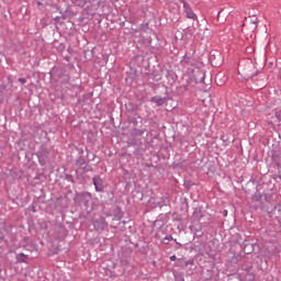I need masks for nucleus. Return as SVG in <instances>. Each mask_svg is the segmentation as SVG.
<instances>
[{"label": "nucleus", "instance_id": "obj_1", "mask_svg": "<svg viewBox=\"0 0 281 281\" xmlns=\"http://www.w3.org/2000/svg\"><path fill=\"white\" fill-rule=\"evenodd\" d=\"M180 65L183 69H188V71L199 69V61L196 58H194V56H189L188 54L182 57Z\"/></svg>", "mask_w": 281, "mask_h": 281}, {"label": "nucleus", "instance_id": "obj_2", "mask_svg": "<svg viewBox=\"0 0 281 281\" xmlns=\"http://www.w3.org/2000/svg\"><path fill=\"white\" fill-rule=\"evenodd\" d=\"M38 164L41 166H47V161H49V149H47V145L43 144L40 146L37 153Z\"/></svg>", "mask_w": 281, "mask_h": 281}, {"label": "nucleus", "instance_id": "obj_3", "mask_svg": "<svg viewBox=\"0 0 281 281\" xmlns=\"http://www.w3.org/2000/svg\"><path fill=\"white\" fill-rule=\"evenodd\" d=\"M75 166L78 170H81L83 173L87 172H93V167L89 165V160H87L85 157L79 156L75 160Z\"/></svg>", "mask_w": 281, "mask_h": 281}, {"label": "nucleus", "instance_id": "obj_4", "mask_svg": "<svg viewBox=\"0 0 281 281\" xmlns=\"http://www.w3.org/2000/svg\"><path fill=\"white\" fill-rule=\"evenodd\" d=\"M93 228L98 232V234H102V232H106L109 229V223L104 217H99L92 221Z\"/></svg>", "mask_w": 281, "mask_h": 281}, {"label": "nucleus", "instance_id": "obj_5", "mask_svg": "<svg viewBox=\"0 0 281 281\" xmlns=\"http://www.w3.org/2000/svg\"><path fill=\"white\" fill-rule=\"evenodd\" d=\"M268 216L270 218H274L281 229V204L274 205V207L270 212H268Z\"/></svg>", "mask_w": 281, "mask_h": 281}, {"label": "nucleus", "instance_id": "obj_6", "mask_svg": "<svg viewBox=\"0 0 281 281\" xmlns=\"http://www.w3.org/2000/svg\"><path fill=\"white\" fill-rule=\"evenodd\" d=\"M180 1L181 3H183L187 19H192V21H196L198 19L196 13H194L192 8L190 7V3L186 2V0H180Z\"/></svg>", "mask_w": 281, "mask_h": 281}, {"label": "nucleus", "instance_id": "obj_7", "mask_svg": "<svg viewBox=\"0 0 281 281\" xmlns=\"http://www.w3.org/2000/svg\"><path fill=\"white\" fill-rule=\"evenodd\" d=\"M92 183L95 188V192H104V180L100 176H94L92 178Z\"/></svg>", "mask_w": 281, "mask_h": 281}, {"label": "nucleus", "instance_id": "obj_8", "mask_svg": "<svg viewBox=\"0 0 281 281\" xmlns=\"http://www.w3.org/2000/svg\"><path fill=\"white\" fill-rule=\"evenodd\" d=\"M80 203L85 205L86 207L89 205V201H91L92 195L89 192H83L79 194Z\"/></svg>", "mask_w": 281, "mask_h": 281}, {"label": "nucleus", "instance_id": "obj_9", "mask_svg": "<svg viewBox=\"0 0 281 281\" xmlns=\"http://www.w3.org/2000/svg\"><path fill=\"white\" fill-rule=\"evenodd\" d=\"M150 102H154L155 104H157V106H164V104H166V102H168L167 97H151L150 98Z\"/></svg>", "mask_w": 281, "mask_h": 281}, {"label": "nucleus", "instance_id": "obj_10", "mask_svg": "<svg viewBox=\"0 0 281 281\" xmlns=\"http://www.w3.org/2000/svg\"><path fill=\"white\" fill-rule=\"evenodd\" d=\"M192 265H194V259H189V260L179 259L178 260V267H180V269H186L187 267H192Z\"/></svg>", "mask_w": 281, "mask_h": 281}, {"label": "nucleus", "instance_id": "obj_11", "mask_svg": "<svg viewBox=\"0 0 281 281\" xmlns=\"http://www.w3.org/2000/svg\"><path fill=\"white\" fill-rule=\"evenodd\" d=\"M144 133H146V130H139L137 127H134L132 130L133 137H142V135H144Z\"/></svg>", "mask_w": 281, "mask_h": 281}, {"label": "nucleus", "instance_id": "obj_12", "mask_svg": "<svg viewBox=\"0 0 281 281\" xmlns=\"http://www.w3.org/2000/svg\"><path fill=\"white\" fill-rule=\"evenodd\" d=\"M26 258H27V256L23 252H20L15 256V260L18 262H27Z\"/></svg>", "mask_w": 281, "mask_h": 281}, {"label": "nucleus", "instance_id": "obj_13", "mask_svg": "<svg viewBox=\"0 0 281 281\" xmlns=\"http://www.w3.org/2000/svg\"><path fill=\"white\" fill-rule=\"evenodd\" d=\"M220 139L223 142L224 146H229V138L225 136V134H222Z\"/></svg>", "mask_w": 281, "mask_h": 281}, {"label": "nucleus", "instance_id": "obj_14", "mask_svg": "<svg viewBox=\"0 0 281 281\" xmlns=\"http://www.w3.org/2000/svg\"><path fill=\"white\" fill-rule=\"evenodd\" d=\"M256 279V274L254 272H247L246 273V280L254 281Z\"/></svg>", "mask_w": 281, "mask_h": 281}, {"label": "nucleus", "instance_id": "obj_15", "mask_svg": "<svg viewBox=\"0 0 281 281\" xmlns=\"http://www.w3.org/2000/svg\"><path fill=\"white\" fill-rule=\"evenodd\" d=\"M66 181H69L70 183H76V180L74 179V176L66 173L65 175Z\"/></svg>", "mask_w": 281, "mask_h": 281}, {"label": "nucleus", "instance_id": "obj_16", "mask_svg": "<svg viewBox=\"0 0 281 281\" xmlns=\"http://www.w3.org/2000/svg\"><path fill=\"white\" fill-rule=\"evenodd\" d=\"M87 1L88 0H76V3L79 8H85V5H87Z\"/></svg>", "mask_w": 281, "mask_h": 281}, {"label": "nucleus", "instance_id": "obj_17", "mask_svg": "<svg viewBox=\"0 0 281 281\" xmlns=\"http://www.w3.org/2000/svg\"><path fill=\"white\" fill-rule=\"evenodd\" d=\"M78 155H85V149L82 147H76Z\"/></svg>", "mask_w": 281, "mask_h": 281}, {"label": "nucleus", "instance_id": "obj_18", "mask_svg": "<svg viewBox=\"0 0 281 281\" xmlns=\"http://www.w3.org/2000/svg\"><path fill=\"white\" fill-rule=\"evenodd\" d=\"M210 277L206 278V281H216L215 277H212V271L209 270Z\"/></svg>", "mask_w": 281, "mask_h": 281}, {"label": "nucleus", "instance_id": "obj_19", "mask_svg": "<svg viewBox=\"0 0 281 281\" xmlns=\"http://www.w3.org/2000/svg\"><path fill=\"white\" fill-rule=\"evenodd\" d=\"M48 223H49V222H43V223L41 224L42 229H47Z\"/></svg>", "mask_w": 281, "mask_h": 281}, {"label": "nucleus", "instance_id": "obj_20", "mask_svg": "<svg viewBox=\"0 0 281 281\" xmlns=\"http://www.w3.org/2000/svg\"><path fill=\"white\" fill-rule=\"evenodd\" d=\"M140 30H143V32H146V30H148V23L142 24Z\"/></svg>", "mask_w": 281, "mask_h": 281}, {"label": "nucleus", "instance_id": "obj_21", "mask_svg": "<svg viewBox=\"0 0 281 281\" xmlns=\"http://www.w3.org/2000/svg\"><path fill=\"white\" fill-rule=\"evenodd\" d=\"M18 81L21 82V85H25V82H27L25 78H19Z\"/></svg>", "mask_w": 281, "mask_h": 281}, {"label": "nucleus", "instance_id": "obj_22", "mask_svg": "<svg viewBox=\"0 0 281 281\" xmlns=\"http://www.w3.org/2000/svg\"><path fill=\"white\" fill-rule=\"evenodd\" d=\"M177 281H183V274H178L176 276Z\"/></svg>", "mask_w": 281, "mask_h": 281}, {"label": "nucleus", "instance_id": "obj_23", "mask_svg": "<svg viewBox=\"0 0 281 281\" xmlns=\"http://www.w3.org/2000/svg\"><path fill=\"white\" fill-rule=\"evenodd\" d=\"M60 19H63V16H55V18H54V21H55L56 23H60Z\"/></svg>", "mask_w": 281, "mask_h": 281}, {"label": "nucleus", "instance_id": "obj_24", "mask_svg": "<svg viewBox=\"0 0 281 281\" xmlns=\"http://www.w3.org/2000/svg\"><path fill=\"white\" fill-rule=\"evenodd\" d=\"M176 241V245H178L177 249H181L183 247V245H181L179 241H177V239H173Z\"/></svg>", "mask_w": 281, "mask_h": 281}, {"label": "nucleus", "instance_id": "obj_25", "mask_svg": "<svg viewBox=\"0 0 281 281\" xmlns=\"http://www.w3.org/2000/svg\"><path fill=\"white\" fill-rule=\"evenodd\" d=\"M165 240H175V238H172V235H168L165 237Z\"/></svg>", "mask_w": 281, "mask_h": 281}, {"label": "nucleus", "instance_id": "obj_26", "mask_svg": "<svg viewBox=\"0 0 281 281\" xmlns=\"http://www.w3.org/2000/svg\"><path fill=\"white\" fill-rule=\"evenodd\" d=\"M89 3H100V0H88Z\"/></svg>", "mask_w": 281, "mask_h": 281}, {"label": "nucleus", "instance_id": "obj_27", "mask_svg": "<svg viewBox=\"0 0 281 281\" xmlns=\"http://www.w3.org/2000/svg\"><path fill=\"white\" fill-rule=\"evenodd\" d=\"M250 23H252V25H255L256 27V23H258V19L251 20Z\"/></svg>", "mask_w": 281, "mask_h": 281}, {"label": "nucleus", "instance_id": "obj_28", "mask_svg": "<svg viewBox=\"0 0 281 281\" xmlns=\"http://www.w3.org/2000/svg\"><path fill=\"white\" fill-rule=\"evenodd\" d=\"M170 260H171L172 262H175V260H177V256H176V255L171 256V257H170Z\"/></svg>", "mask_w": 281, "mask_h": 281}, {"label": "nucleus", "instance_id": "obj_29", "mask_svg": "<svg viewBox=\"0 0 281 281\" xmlns=\"http://www.w3.org/2000/svg\"><path fill=\"white\" fill-rule=\"evenodd\" d=\"M204 80H205V74H202L201 82H204Z\"/></svg>", "mask_w": 281, "mask_h": 281}, {"label": "nucleus", "instance_id": "obj_30", "mask_svg": "<svg viewBox=\"0 0 281 281\" xmlns=\"http://www.w3.org/2000/svg\"><path fill=\"white\" fill-rule=\"evenodd\" d=\"M223 216H227V210L223 211Z\"/></svg>", "mask_w": 281, "mask_h": 281}, {"label": "nucleus", "instance_id": "obj_31", "mask_svg": "<svg viewBox=\"0 0 281 281\" xmlns=\"http://www.w3.org/2000/svg\"><path fill=\"white\" fill-rule=\"evenodd\" d=\"M156 80H161V77H156Z\"/></svg>", "mask_w": 281, "mask_h": 281}, {"label": "nucleus", "instance_id": "obj_32", "mask_svg": "<svg viewBox=\"0 0 281 281\" xmlns=\"http://www.w3.org/2000/svg\"><path fill=\"white\" fill-rule=\"evenodd\" d=\"M272 159H276V154H272Z\"/></svg>", "mask_w": 281, "mask_h": 281}, {"label": "nucleus", "instance_id": "obj_33", "mask_svg": "<svg viewBox=\"0 0 281 281\" xmlns=\"http://www.w3.org/2000/svg\"><path fill=\"white\" fill-rule=\"evenodd\" d=\"M280 115H281V110L279 111Z\"/></svg>", "mask_w": 281, "mask_h": 281}]
</instances>
